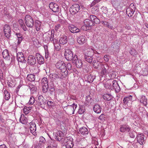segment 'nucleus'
Here are the masks:
<instances>
[{
    "mask_svg": "<svg viewBox=\"0 0 148 148\" xmlns=\"http://www.w3.org/2000/svg\"><path fill=\"white\" fill-rule=\"evenodd\" d=\"M29 87L32 93H34L36 92L37 89V87L35 85L32 84H30L29 85Z\"/></svg>",
    "mask_w": 148,
    "mask_h": 148,
    "instance_id": "nucleus-38",
    "label": "nucleus"
},
{
    "mask_svg": "<svg viewBox=\"0 0 148 148\" xmlns=\"http://www.w3.org/2000/svg\"><path fill=\"white\" fill-rule=\"evenodd\" d=\"M45 142L46 140L45 138L43 136H41L39 138V143L43 145Z\"/></svg>",
    "mask_w": 148,
    "mask_h": 148,
    "instance_id": "nucleus-49",
    "label": "nucleus"
},
{
    "mask_svg": "<svg viewBox=\"0 0 148 148\" xmlns=\"http://www.w3.org/2000/svg\"><path fill=\"white\" fill-rule=\"evenodd\" d=\"M61 25L60 24H58L56 25L55 26V29L56 31H58V30L60 28Z\"/></svg>",
    "mask_w": 148,
    "mask_h": 148,
    "instance_id": "nucleus-58",
    "label": "nucleus"
},
{
    "mask_svg": "<svg viewBox=\"0 0 148 148\" xmlns=\"http://www.w3.org/2000/svg\"><path fill=\"white\" fill-rule=\"evenodd\" d=\"M65 58L68 61H71L73 59V57L72 52L69 49H65L64 53Z\"/></svg>",
    "mask_w": 148,
    "mask_h": 148,
    "instance_id": "nucleus-8",
    "label": "nucleus"
},
{
    "mask_svg": "<svg viewBox=\"0 0 148 148\" xmlns=\"http://www.w3.org/2000/svg\"><path fill=\"white\" fill-rule=\"evenodd\" d=\"M144 135L143 134H138L137 136L136 139L138 143L140 145L145 143Z\"/></svg>",
    "mask_w": 148,
    "mask_h": 148,
    "instance_id": "nucleus-17",
    "label": "nucleus"
},
{
    "mask_svg": "<svg viewBox=\"0 0 148 148\" xmlns=\"http://www.w3.org/2000/svg\"><path fill=\"white\" fill-rule=\"evenodd\" d=\"M28 63L30 65H34L36 63L35 57L32 55L29 56L28 58Z\"/></svg>",
    "mask_w": 148,
    "mask_h": 148,
    "instance_id": "nucleus-16",
    "label": "nucleus"
},
{
    "mask_svg": "<svg viewBox=\"0 0 148 148\" xmlns=\"http://www.w3.org/2000/svg\"><path fill=\"white\" fill-rule=\"evenodd\" d=\"M56 68L61 70V72L63 77L67 75L68 71L66 70V64L63 61H59L55 64Z\"/></svg>",
    "mask_w": 148,
    "mask_h": 148,
    "instance_id": "nucleus-1",
    "label": "nucleus"
},
{
    "mask_svg": "<svg viewBox=\"0 0 148 148\" xmlns=\"http://www.w3.org/2000/svg\"><path fill=\"white\" fill-rule=\"evenodd\" d=\"M108 66L107 64H102L101 67V73L105 75L107 73V70H108Z\"/></svg>",
    "mask_w": 148,
    "mask_h": 148,
    "instance_id": "nucleus-20",
    "label": "nucleus"
},
{
    "mask_svg": "<svg viewBox=\"0 0 148 148\" xmlns=\"http://www.w3.org/2000/svg\"><path fill=\"white\" fill-rule=\"evenodd\" d=\"M36 56L37 59L38 63L40 64H42L44 63V59L43 57L40 54L36 53Z\"/></svg>",
    "mask_w": 148,
    "mask_h": 148,
    "instance_id": "nucleus-23",
    "label": "nucleus"
},
{
    "mask_svg": "<svg viewBox=\"0 0 148 148\" xmlns=\"http://www.w3.org/2000/svg\"><path fill=\"white\" fill-rule=\"evenodd\" d=\"M91 99V97L89 96H87L86 97V101L88 103L90 101V100Z\"/></svg>",
    "mask_w": 148,
    "mask_h": 148,
    "instance_id": "nucleus-61",
    "label": "nucleus"
},
{
    "mask_svg": "<svg viewBox=\"0 0 148 148\" xmlns=\"http://www.w3.org/2000/svg\"><path fill=\"white\" fill-rule=\"evenodd\" d=\"M140 102L141 103H142L145 106H146L147 104V99L145 96L143 95L141 97L140 99Z\"/></svg>",
    "mask_w": 148,
    "mask_h": 148,
    "instance_id": "nucleus-32",
    "label": "nucleus"
},
{
    "mask_svg": "<svg viewBox=\"0 0 148 148\" xmlns=\"http://www.w3.org/2000/svg\"><path fill=\"white\" fill-rule=\"evenodd\" d=\"M132 96L130 95L124 98L123 100V103L125 105H128V103H130L132 101Z\"/></svg>",
    "mask_w": 148,
    "mask_h": 148,
    "instance_id": "nucleus-24",
    "label": "nucleus"
},
{
    "mask_svg": "<svg viewBox=\"0 0 148 148\" xmlns=\"http://www.w3.org/2000/svg\"><path fill=\"white\" fill-rule=\"evenodd\" d=\"M34 98L32 97H31L30 98L28 103L29 104H33L34 102Z\"/></svg>",
    "mask_w": 148,
    "mask_h": 148,
    "instance_id": "nucleus-52",
    "label": "nucleus"
},
{
    "mask_svg": "<svg viewBox=\"0 0 148 148\" xmlns=\"http://www.w3.org/2000/svg\"><path fill=\"white\" fill-rule=\"evenodd\" d=\"M24 20L26 25L28 27L32 28L34 25V21L33 18L29 15H26L25 17Z\"/></svg>",
    "mask_w": 148,
    "mask_h": 148,
    "instance_id": "nucleus-3",
    "label": "nucleus"
},
{
    "mask_svg": "<svg viewBox=\"0 0 148 148\" xmlns=\"http://www.w3.org/2000/svg\"><path fill=\"white\" fill-rule=\"evenodd\" d=\"M136 133L134 131H130L129 133V136L130 137L132 138H134L136 135Z\"/></svg>",
    "mask_w": 148,
    "mask_h": 148,
    "instance_id": "nucleus-51",
    "label": "nucleus"
},
{
    "mask_svg": "<svg viewBox=\"0 0 148 148\" xmlns=\"http://www.w3.org/2000/svg\"><path fill=\"white\" fill-rule=\"evenodd\" d=\"M49 77L50 78H51L53 80H54L56 79H58L59 78H60V79L62 78V77H61L60 75L59 74H50Z\"/></svg>",
    "mask_w": 148,
    "mask_h": 148,
    "instance_id": "nucleus-31",
    "label": "nucleus"
},
{
    "mask_svg": "<svg viewBox=\"0 0 148 148\" xmlns=\"http://www.w3.org/2000/svg\"><path fill=\"white\" fill-rule=\"evenodd\" d=\"M54 34L52 33V32L51 34L46 32L43 35V40L46 42H48L50 41L51 42L53 41V40L54 39Z\"/></svg>",
    "mask_w": 148,
    "mask_h": 148,
    "instance_id": "nucleus-5",
    "label": "nucleus"
},
{
    "mask_svg": "<svg viewBox=\"0 0 148 148\" xmlns=\"http://www.w3.org/2000/svg\"><path fill=\"white\" fill-rule=\"evenodd\" d=\"M4 93L5 94V97L6 100H8L10 98V95L9 92L6 90L4 91Z\"/></svg>",
    "mask_w": 148,
    "mask_h": 148,
    "instance_id": "nucleus-47",
    "label": "nucleus"
},
{
    "mask_svg": "<svg viewBox=\"0 0 148 148\" xmlns=\"http://www.w3.org/2000/svg\"><path fill=\"white\" fill-rule=\"evenodd\" d=\"M29 128L31 133L34 136L36 135H37V133L36 124L33 122H31L29 123Z\"/></svg>",
    "mask_w": 148,
    "mask_h": 148,
    "instance_id": "nucleus-12",
    "label": "nucleus"
},
{
    "mask_svg": "<svg viewBox=\"0 0 148 148\" xmlns=\"http://www.w3.org/2000/svg\"><path fill=\"white\" fill-rule=\"evenodd\" d=\"M64 135L63 132L59 130L56 133L55 138L58 141H60L62 140Z\"/></svg>",
    "mask_w": 148,
    "mask_h": 148,
    "instance_id": "nucleus-18",
    "label": "nucleus"
},
{
    "mask_svg": "<svg viewBox=\"0 0 148 148\" xmlns=\"http://www.w3.org/2000/svg\"><path fill=\"white\" fill-rule=\"evenodd\" d=\"M42 146L43 145H42L38 143L36 145L35 147V148H42Z\"/></svg>",
    "mask_w": 148,
    "mask_h": 148,
    "instance_id": "nucleus-57",
    "label": "nucleus"
},
{
    "mask_svg": "<svg viewBox=\"0 0 148 148\" xmlns=\"http://www.w3.org/2000/svg\"><path fill=\"white\" fill-rule=\"evenodd\" d=\"M84 107L82 106H80L78 111V113L79 114H82L84 112Z\"/></svg>",
    "mask_w": 148,
    "mask_h": 148,
    "instance_id": "nucleus-50",
    "label": "nucleus"
},
{
    "mask_svg": "<svg viewBox=\"0 0 148 148\" xmlns=\"http://www.w3.org/2000/svg\"><path fill=\"white\" fill-rule=\"evenodd\" d=\"M95 78V75L90 74L88 76L87 80L88 82L91 83L93 82Z\"/></svg>",
    "mask_w": 148,
    "mask_h": 148,
    "instance_id": "nucleus-37",
    "label": "nucleus"
},
{
    "mask_svg": "<svg viewBox=\"0 0 148 148\" xmlns=\"http://www.w3.org/2000/svg\"><path fill=\"white\" fill-rule=\"evenodd\" d=\"M103 97L104 100L109 101L111 100L112 97L110 94H105L103 95Z\"/></svg>",
    "mask_w": 148,
    "mask_h": 148,
    "instance_id": "nucleus-41",
    "label": "nucleus"
},
{
    "mask_svg": "<svg viewBox=\"0 0 148 148\" xmlns=\"http://www.w3.org/2000/svg\"><path fill=\"white\" fill-rule=\"evenodd\" d=\"M84 59L85 61L90 63H91L93 60V56L85 55Z\"/></svg>",
    "mask_w": 148,
    "mask_h": 148,
    "instance_id": "nucleus-40",
    "label": "nucleus"
},
{
    "mask_svg": "<svg viewBox=\"0 0 148 148\" xmlns=\"http://www.w3.org/2000/svg\"><path fill=\"white\" fill-rule=\"evenodd\" d=\"M90 18L93 23L95 24H98L100 23V20L98 18L95 16L91 15L90 16Z\"/></svg>",
    "mask_w": 148,
    "mask_h": 148,
    "instance_id": "nucleus-22",
    "label": "nucleus"
},
{
    "mask_svg": "<svg viewBox=\"0 0 148 148\" xmlns=\"http://www.w3.org/2000/svg\"><path fill=\"white\" fill-rule=\"evenodd\" d=\"M66 69H68L69 71H71V65L70 63H69L67 64L66 66Z\"/></svg>",
    "mask_w": 148,
    "mask_h": 148,
    "instance_id": "nucleus-55",
    "label": "nucleus"
},
{
    "mask_svg": "<svg viewBox=\"0 0 148 148\" xmlns=\"http://www.w3.org/2000/svg\"><path fill=\"white\" fill-rule=\"evenodd\" d=\"M23 111L24 113L25 114H28L29 112V110L27 109V107L25 106L23 109Z\"/></svg>",
    "mask_w": 148,
    "mask_h": 148,
    "instance_id": "nucleus-54",
    "label": "nucleus"
},
{
    "mask_svg": "<svg viewBox=\"0 0 148 148\" xmlns=\"http://www.w3.org/2000/svg\"><path fill=\"white\" fill-rule=\"evenodd\" d=\"M45 58H47L49 56V53L48 50H45Z\"/></svg>",
    "mask_w": 148,
    "mask_h": 148,
    "instance_id": "nucleus-59",
    "label": "nucleus"
},
{
    "mask_svg": "<svg viewBox=\"0 0 148 148\" xmlns=\"http://www.w3.org/2000/svg\"><path fill=\"white\" fill-rule=\"evenodd\" d=\"M2 54L3 58L7 60H10V55L8 50L5 49L3 50L2 53Z\"/></svg>",
    "mask_w": 148,
    "mask_h": 148,
    "instance_id": "nucleus-34",
    "label": "nucleus"
},
{
    "mask_svg": "<svg viewBox=\"0 0 148 148\" xmlns=\"http://www.w3.org/2000/svg\"><path fill=\"white\" fill-rule=\"evenodd\" d=\"M18 22L21 27L23 29L24 31H25L27 30V28L26 26L24 21L22 19H20L18 21Z\"/></svg>",
    "mask_w": 148,
    "mask_h": 148,
    "instance_id": "nucleus-30",
    "label": "nucleus"
},
{
    "mask_svg": "<svg viewBox=\"0 0 148 148\" xmlns=\"http://www.w3.org/2000/svg\"><path fill=\"white\" fill-rule=\"evenodd\" d=\"M72 62L77 68H80L82 67L83 64L82 62L78 58L76 55L74 56Z\"/></svg>",
    "mask_w": 148,
    "mask_h": 148,
    "instance_id": "nucleus-6",
    "label": "nucleus"
},
{
    "mask_svg": "<svg viewBox=\"0 0 148 148\" xmlns=\"http://www.w3.org/2000/svg\"><path fill=\"white\" fill-rule=\"evenodd\" d=\"M3 28L5 35L7 38H9L11 35V32L10 27L8 25H5L4 27Z\"/></svg>",
    "mask_w": 148,
    "mask_h": 148,
    "instance_id": "nucleus-11",
    "label": "nucleus"
},
{
    "mask_svg": "<svg viewBox=\"0 0 148 148\" xmlns=\"http://www.w3.org/2000/svg\"><path fill=\"white\" fill-rule=\"evenodd\" d=\"M70 31L72 33H75L79 32L80 30L73 25H70L69 26Z\"/></svg>",
    "mask_w": 148,
    "mask_h": 148,
    "instance_id": "nucleus-19",
    "label": "nucleus"
},
{
    "mask_svg": "<svg viewBox=\"0 0 148 148\" xmlns=\"http://www.w3.org/2000/svg\"><path fill=\"white\" fill-rule=\"evenodd\" d=\"M131 128L127 124L121 125L120 128V132L122 133L128 132L130 130Z\"/></svg>",
    "mask_w": 148,
    "mask_h": 148,
    "instance_id": "nucleus-15",
    "label": "nucleus"
},
{
    "mask_svg": "<svg viewBox=\"0 0 148 148\" xmlns=\"http://www.w3.org/2000/svg\"><path fill=\"white\" fill-rule=\"evenodd\" d=\"M20 122L24 124H26L27 123V120L26 117L24 115H21L20 119Z\"/></svg>",
    "mask_w": 148,
    "mask_h": 148,
    "instance_id": "nucleus-44",
    "label": "nucleus"
},
{
    "mask_svg": "<svg viewBox=\"0 0 148 148\" xmlns=\"http://www.w3.org/2000/svg\"><path fill=\"white\" fill-rule=\"evenodd\" d=\"M105 118V115L103 114H102L98 118V119L101 120H103Z\"/></svg>",
    "mask_w": 148,
    "mask_h": 148,
    "instance_id": "nucleus-60",
    "label": "nucleus"
},
{
    "mask_svg": "<svg viewBox=\"0 0 148 148\" xmlns=\"http://www.w3.org/2000/svg\"><path fill=\"white\" fill-rule=\"evenodd\" d=\"M37 101L38 104L39 106L43 108L45 107L47 100L44 98L42 96H39Z\"/></svg>",
    "mask_w": 148,
    "mask_h": 148,
    "instance_id": "nucleus-9",
    "label": "nucleus"
},
{
    "mask_svg": "<svg viewBox=\"0 0 148 148\" xmlns=\"http://www.w3.org/2000/svg\"><path fill=\"white\" fill-rule=\"evenodd\" d=\"M112 81L111 82L110 81H108L104 84V87L107 89H109L112 90V86H111Z\"/></svg>",
    "mask_w": 148,
    "mask_h": 148,
    "instance_id": "nucleus-39",
    "label": "nucleus"
},
{
    "mask_svg": "<svg viewBox=\"0 0 148 148\" xmlns=\"http://www.w3.org/2000/svg\"><path fill=\"white\" fill-rule=\"evenodd\" d=\"M101 106L98 104L95 105L93 108L94 112L97 114L100 113L101 112Z\"/></svg>",
    "mask_w": 148,
    "mask_h": 148,
    "instance_id": "nucleus-27",
    "label": "nucleus"
},
{
    "mask_svg": "<svg viewBox=\"0 0 148 148\" xmlns=\"http://www.w3.org/2000/svg\"><path fill=\"white\" fill-rule=\"evenodd\" d=\"M80 6L77 4L73 5L70 8V12L71 14H75L79 10Z\"/></svg>",
    "mask_w": 148,
    "mask_h": 148,
    "instance_id": "nucleus-10",
    "label": "nucleus"
},
{
    "mask_svg": "<svg viewBox=\"0 0 148 148\" xmlns=\"http://www.w3.org/2000/svg\"><path fill=\"white\" fill-rule=\"evenodd\" d=\"M57 144L54 141L49 142L48 144V146L46 148H57Z\"/></svg>",
    "mask_w": 148,
    "mask_h": 148,
    "instance_id": "nucleus-35",
    "label": "nucleus"
},
{
    "mask_svg": "<svg viewBox=\"0 0 148 148\" xmlns=\"http://www.w3.org/2000/svg\"><path fill=\"white\" fill-rule=\"evenodd\" d=\"M77 41L79 44H83L86 41L85 37L82 35L79 36L77 38Z\"/></svg>",
    "mask_w": 148,
    "mask_h": 148,
    "instance_id": "nucleus-25",
    "label": "nucleus"
},
{
    "mask_svg": "<svg viewBox=\"0 0 148 148\" xmlns=\"http://www.w3.org/2000/svg\"><path fill=\"white\" fill-rule=\"evenodd\" d=\"M130 8V9H131L132 10L135 11L136 9L135 6L134 5L133 3H131L130 6V7L128 8Z\"/></svg>",
    "mask_w": 148,
    "mask_h": 148,
    "instance_id": "nucleus-53",
    "label": "nucleus"
},
{
    "mask_svg": "<svg viewBox=\"0 0 148 148\" xmlns=\"http://www.w3.org/2000/svg\"><path fill=\"white\" fill-rule=\"evenodd\" d=\"M17 58L18 62L25 63V57L22 52H18L17 53Z\"/></svg>",
    "mask_w": 148,
    "mask_h": 148,
    "instance_id": "nucleus-14",
    "label": "nucleus"
},
{
    "mask_svg": "<svg viewBox=\"0 0 148 148\" xmlns=\"http://www.w3.org/2000/svg\"><path fill=\"white\" fill-rule=\"evenodd\" d=\"M108 56L106 55L104 57V59L106 62H108V61L109 58L108 57Z\"/></svg>",
    "mask_w": 148,
    "mask_h": 148,
    "instance_id": "nucleus-62",
    "label": "nucleus"
},
{
    "mask_svg": "<svg viewBox=\"0 0 148 148\" xmlns=\"http://www.w3.org/2000/svg\"><path fill=\"white\" fill-rule=\"evenodd\" d=\"M73 139L71 137H65L64 138L63 142L66 148H72L74 146Z\"/></svg>",
    "mask_w": 148,
    "mask_h": 148,
    "instance_id": "nucleus-2",
    "label": "nucleus"
},
{
    "mask_svg": "<svg viewBox=\"0 0 148 148\" xmlns=\"http://www.w3.org/2000/svg\"><path fill=\"white\" fill-rule=\"evenodd\" d=\"M34 24L36 30L37 31H39L40 29L41 22L38 20H36L34 22Z\"/></svg>",
    "mask_w": 148,
    "mask_h": 148,
    "instance_id": "nucleus-33",
    "label": "nucleus"
},
{
    "mask_svg": "<svg viewBox=\"0 0 148 148\" xmlns=\"http://www.w3.org/2000/svg\"><path fill=\"white\" fill-rule=\"evenodd\" d=\"M67 37L66 36H63L61 37L59 40V42L61 44L64 45L66 43L67 40Z\"/></svg>",
    "mask_w": 148,
    "mask_h": 148,
    "instance_id": "nucleus-36",
    "label": "nucleus"
},
{
    "mask_svg": "<svg viewBox=\"0 0 148 148\" xmlns=\"http://www.w3.org/2000/svg\"><path fill=\"white\" fill-rule=\"evenodd\" d=\"M134 11L130 9V8H127L126 10V13L129 17L132 16L133 14Z\"/></svg>",
    "mask_w": 148,
    "mask_h": 148,
    "instance_id": "nucleus-46",
    "label": "nucleus"
},
{
    "mask_svg": "<svg viewBox=\"0 0 148 148\" xmlns=\"http://www.w3.org/2000/svg\"><path fill=\"white\" fill-rule=\"evenodd\" d=\"M41 82L42 91L44 93H46L48 91V87L47 79V78L44 77L42 79Z\"/></svg>",
    "mask_w": 148,
    "mask_h": 148,
    "instance_id": "nucleus-7",
    "label": "nucleus"
},
{
    "mask_svg": "<svg viewBox=\"0 0 148 148\" xmlns=\"http://www.w3.org/2000/svg\"><path fill=\"white\" fill-rule=\"evenodd\" d=\"M101 0H94L91 3V5L92 6L95 5L96 3H98Z\"/></svg>",
    "mask_w": 148,
    "mask_h": 148,
    "instance_id": "nucleus-56",
    "label": "nucleus"
},
{
    "mask_svg": "<svg viewBox=\"0 0 148 148\" xmlns=\"http://www.w3.org/2000/svg\"><path fill=\"white\" fill-rule=\"evenodd\" d=\"M55 89V88L53 84H52L48 85V89L51 92H53L54 91Z\"/></svg>",
    "mask_w": 148,
    "mask_h": 148,
    "instance_id": "nucleus-48",
    "label": "nucleus"
},
{
    "mask_svg": "<svg viewBox=\"0 0 148 148\" xmlns=\"http://www.w3.org/2000/svg\"><path fill=\"white\" fill-rule=\"evenodd\" d=\"M94 53V51L92 48H88L87 49V52L85 55L88 56H92Z\"/></svg>",
    "mask_w": 148,
    "mask_h": 148,
    "instance_id": "nucleus-45",
    "label": "nucleus"
},
{
    "mask_svg": "<svg viewBox=\"0 0 148 148\" xmlns=\"http://www.w3.org/2000/svg\"><path fill=\"white\" fill-rule=\"evenodd\" d=\"M54 44L55 49L56 51H59L60 50V46L58 43V41L56 39H54L53 42Z\"/></svg>",
    "mask_w": 148,
    "mask_h": 148,
    "instance_id": "nucleus-29",
    "label": "nucleus"
},
{
    "mask_svg": "<svg viewBox=\"0 0 148 148\" xmlns=\"http://www.w3.org/2000/svg\"><path fill=\"white\" fill-rule=\"evenodd\" d=\"M77 107V104L73 103L71 105H68L67 106L64 107V108L66 109V112L68 114H74V112Z\"/></svg>",
    "mask_w": 148,
    "mask_h": 148,
    "instance_id": "nucleus-4",
    "label": "nucleus"
},
{
    "mask_svg": "<svg viewBox=\"0 0 148 148\" xmlns=\"http://www.w3.org/2000/svg\"><path fill=\"white\" fill-rule=\"evenodd\" d=\"M79 132L82 134L85 135L87 134L88 133V129L84 127L81 128L79 129Z\"/></svg>",
    "mask_w": 148,
    "mask_h": 148,
    "instance_id": "nucleus-28",
    "label": "nucleus"
},
{
    "mask_svg": "<svg viewBox=\"0 0 148 148\" xmlns=\"http://www.w3.org/2000/svg\"><path fill=\"white\" fill-rule=\"evenodd\" d=\"M84 23L85 26L89 27H90L91 26L94 25V24L93 23V22L89 19L85 20L84 21Z\"/></svg>",
    "mask_w": 148,
    "mask_h": 148,
    "instance_id": "nucleus-26",
    "label": "nucleus"
},
{
    "mask_svg": "<svg viewBox=\"0 0 148 148\" xmlns=\"http://www.w3.org/2000/svg\"><path fill=\"white\" fill-rule=\"evenodd\" d=\"M112 90L114 89L116 92H119L120 90V87L117 82L116 80L112 82Z\"/></svg>",
    "mask_w": 148,
    "mask_h": 148,
    "instance_id": "nucleus-21",
    "label": "nucleus"
},
{
    "mask_svg": "<svg viewBox=\"0 0 148 148\" xmlns=\"http://www.w3.org/2000/svg\"><path fill=\"white\" fill-rule=\"evenodd\" d=\"M93 67L96 69H97L99 65V64L98 63H96L95 64H92Z\"/></svg>",
    "mask_w": 148,
    "mask_h": 148,
    "instance_id": "nucleus-63",
    "label": "nucleus"
},
{
    "mask_svg": "<svg viewBox=\"0 0 148 148\" xmlns=\"http://www.w3.org/2000/svg\"><path fill=\"white\" fill-rule=\"evenodd\" d=\"M49 6L50 9L54 12H58L60 10L59 7L56 3L54 2L51 3L49 5Z\"/></svg>",
    "mask_w": 148,
    "mask_h": 148,
    "instance_id": "nucleus-13",
    "label": "nucleus"
},
{
    "mask_svg": "<svg viewBox=\"0 0 148 148\" xmlns=\"http://www.w3.org/2000/svg\"><path fill=\"white\" fill-rule=\"evenodd\" d=\"M16 35L18 38V43L20 44L23 39V37L20 33H16Z\"/></svg>",
    "mask_w": 148,
    "mask_h": 148,
    "instance_id": "nucleus-42",
    "label": "nucleus"
},
{
    "mask_svg": "<svg viewBox=\"0 0 148 148\" xmlns=\"http://www.w3.org/2000/svg\"><path fill=\"white\" fill-rule=\"evenodd\" d=\"M27 79L31 82L34 81L35 80V75L33 74H30L27 75Z\"/></svg>",
    "mask_w": 148,
    "mask_h": 148,
    "instance_id": "nucleus-43",
    "label": "nucleus"
},
{
    "mask_svg": "<svg viewBox=\"0 0 148 148\" xmlns=\"http://www.w3.org/2000/svg\"><path fill=\"white\" fill-rule=\"evenodd\" d=\"M101 23L103 25L107 26L109 23L106 21H102Z\"/></svg>",
    "mask_w": 148,
    "mask_h": 148,
    "instance_id": "nucleus-64",
    "label": "nucleus"
}]
</instances>
